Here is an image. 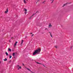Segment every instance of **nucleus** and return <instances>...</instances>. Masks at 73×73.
I'll return each mask as SVG.
<instances>
[{"label":"nucleus","mask_w":73,"mask_h":73,"mask_svg":"<svg viewBox=\"0 0 73 73\" xmlns=\"http://www.w3.org/2000/svg\"><path fill=\"white\" fill-rule=\"evenodd\" d=\"M8 12V9H6V11H5V13H7Z\"/></svg>","instance_id":"4"},{"label":"nucleus","mask_w":73,"mask_h":73,"mask_svg":"<svg viewBox=\"0 0 73 73\" xmlns=\"http://www.w3.org/2000/svg\"><path fill=\"white\" fill-rule=\"evenodd\" d=\"M15 55V53H13V56H14Z\"/></svg>","instance_id":"14"},{"label":"nucleus","mask_w":73,"mask_h":73,"mask_svg":"<svg viewBox=\"0 0 73 73\" xmlns=\"http://www.w3.org/2000/svg\"><path fill=\"white\" fill-rule=\"evenodd\" d=\"M1 63V62H0V64Z\"/></svg>","instance_id":"29"},{"label":"nucleus","mask_w":73,"mask_h":73,"mask_svg":"<svg viewBox=\"0 0 73 73\" xmlns=\"http://www.w3.org/2000/svg\"><path fill=\"white\" fill-rule=\"evenodd\" d=\"M66 4H64V6H65V5H66Z\"/></svg>","instance_id":"22"},{"label":"nucleus","mask_w":73,"mask_h":73,"mask_svg":"<svg viewBox=\"0 0 73 73\" xmlns=\"http://www.w3.org/2000/svg\"><path fill=\"white\" fill-rule=\"evenodd\" d=\"M23 42H24V40H22L21 41V45H22L23 43Z\"/></svg>","instance_id":"7"},{"label":"nucleus","mask_w":73,"mask_h":73,"mask_svg":"<svg viewBox=\"0 0 73 73\" xmlns=\"http://www.w3.org/2000/svg\"><path fill=\"white\" fill-rule=\"evenodd\" d=\"M9 57H10L9 58H11V57H12V56L10 55Z\"/></svg>","instance_id":"17"},{"label":"nucleus","mask_w":73,"mask_h":73,"mask_svg":"<svg viewBox=\"0 0 73 73\" xmlns=\"http://www.w3.org/2000/svg\"><path fill=\"white\" fill-rule=\"evenodd\" d=\"M37 64H41V63H37Z\"/></svg>","instance_id":"21"},{"label":"nucleus","mask_w":73,"mask_h":73,"mask_svg":"<svg viewBox=\"0 0 73 73\" xmlns=\"http://www.w3.org/2000/svg\"><path fill=\"white\" fill-rule=\"evenodd\" d=\"M26 1H28V0H26Z\"/></svg>","instance_id":"28"},{"label":"nucleus","mask_w":73,"mask_h":73,"mask_svg":"<svg viewBox=\"0 0 73 73\" xmlns=\"http://www.w3.org/2000/svg\"><path fill=\"white\" fill-rule=\"evenodd\" d=\"M23 1L24 4H27V2L26 0H23Z\"/></svg>","instance_id":"5"},{"label":"nucleus","mask_w":73,"mask_h":73,"mask_svg":"<svg viewBox=\"0 0 73 73\" xmlns=\"http://www.w3.org/2000/svg\"><path fill=\"white\" fill-rule=\"evenodd\" d=\"M55 48H57V46H55Z\"/></svg>","instance_id":"18"},{"label":"nucleus","mask_w":73,"mask_h":73,"mask_svg":"<svg viewBox=\"0 0 73 73\" xmlns=\"http://www.w3.org/2000/svg\"><path fill=\"white\" fill-rule=\"evenodd\" d=\"M4 61H6L7 60V59L6 58L5 59L3 60Z\"/></svg>","instance_id":"10"},{"label":"nucleus","mask_w":73,"mask_h":73,"mask_svg":"<svg viewBox=\"0 0 73 73\" xmlns=\"http://www.w3.org/2000/svg\"><path fill=\"white\" fill-rule=\"evenodd\" d=\"M49 33H50V35L52 34L51 33V32H48Z\"/></svg>","instance_id":"19"},{"label":"nucleus","mask_w":73,"mask_h":73,"mask_svg":"<svg viewBox=\"0 0 73 73\" xmlns=\"http://www.w3.org/2000/svg\"><path fill=\"white\" fill-rule=\"evenodd\" d=\"M71 48H72V47H71Z\"/></svg>","instance_id":"30"},{"label":"nucleus","mask_w":73,"mask_h":73,"mask_svg":"<svg viewBox=\"0 0 73 73\" xmlns=\"http://www.w3.org/2000/svg\"><path fill=\"white\" fill-rule=\"evenodd\" d=\"M17 67L18 70L21 69V66H20L19 65H17Z\"/></svg>","instance_id":"2"},{"label":"nucleus","mask_w":73,"mask_h":73,"mask_svg":"<svg viewBox=\"0 0 73 73\" xmlns=\"http://www.w3.org/2000/svg\"><path fill=\"white\" fill-rule=\"evenodd\" d=\"M33 35H32V36H33Z\"/></svg>","instance_id":"23"},{"label":"nucleus","mask_w":73,"mask_h":73,"mask_svg":"<svg viewBox=\"0 0 73 73\" xmlns=\"http://www.w3.org/2000/svg\"><path fill=\"white\" fill-rule=\"evenodd\" d=\"M31 34H32V33H31Z\"/></svg>","instance_id":"27"},{"label":"nucleus","mask_w":73,"mask_h":73,"mask_svg":"<svg viewBox=\"0 0 73 73\" xmlns=\"http://www.w3.org/2000/svg\"><path fill=\"white\" fill-rule=\"evenodd\" d=\"M50 1H51V3H52L53 2V1H54V0H50Z\"/></svg>","instance_id":"12"},{"label":"nucleus","mask_w":73,"mask_h":73,"mask_svg":"<svg viewBox=\"0 0 73 73\" xmlns=\"http://www.w3.org/2000/svg\"><path fill=\"white\" fill-rule=\"evenodd\" d=\"M39 0H38L37 1H39Z\"/></svg>","instance_id":"26"},{"label":"nucleus","mask_w":73,"mask_h":73,"mask_svg":"<svg viewBox=\"0 0 73 73\" xmlns=\"http://www.w3.org/2000/svg\"><path fill=\"white\" fill-rule=\"evenodd\" d=\"M24 11H25V13L26 15L27 13V10L25 9H24Z\"/></svg>","instance_id":"3"},{"label":"nucleus","mask_w":73,"mask_h":73,"mask_svg":"<svg viewBox=\"0 0 73 73\" xmlns=\"http://www.w3.org/2000/svg\"><path fill=\"white\" fill-rule=\"evenodd\" d=\"M34 15H33L31 17H30V18H29V19H31L32 18V16H33Z\"/></svg>","instance_id":"16"},{"label":"nucleus","mask_w":73,"mask_h":73,"mask_svg":"<svg viewBox=\"0 0 73 73\" xmlns=\"http://www.w3.org/2000/svg\"><path fill=\"white\" fill-rule=\"evenodd\" d=\"M45 2H46V1H44L42 2V3L43 4V3H45Z\"/></svg>","instance_id":"13"},{"label":"nucleus","mask_w":73,"mask_h":73,"mask_svg":"<svg viewBox=\"0 0 73 73\" xmlns=\"http://www.w3.org/2000/svg\"><path fill=\"white\" fill-rule=\"evenodd\" d=\"M36 3H37V2H36Z\"/></svg>","instance_id":"31"},{"label":"nucleus","mask_w":73,"mask_h":73,"mask_svg":"<svg viewBox=\"0 0 73 73\" xmlns=\"http://www.w3.org/2000/svg\"><path fill=\"white\" fill-rule=\"evenodd\" d=\"M6 54L7 56H8V53H7V52H6Z\"/></svg>","instance_id":"15"},{"label":"nucleus","mask_w":73,"mask_h":73,"mask_svg":"<svg viewBox=\"0 0 73 73\" xmlns=\"http://www.w3.org/2000/svg\"><path fill=\"white\" fill-rule=\"evenodd\" d=\"M40 51L41 49L40 48H38L37 49L34 51V52L33 53V55H35V54H39Z\"/></svg>","instance_id":"1"},{"label":"nucleus","mask_w":73,"mask_h":73,"mask_svg":"<svg viewBox=\"0 0 73 73\" xmlns=\"http://www.w3.org/2000/svg\"><path fill=\"white\" fill-rule=\"evenodd\" d=\"M50 36L52 37V34H50Z\"/></svg>","instance_id":"20"},{"label":"nucleus","mask_w":73,"mask_h":73,"mask_svg":"<svg viewBox=\"0 0 73 73\" xmlns=\"http://www.w3.org/2000/svg\"><path fill=\"white\" fill-rule=\"evenodd\" d=\"M17 42H16V43H15V44L14 45V46H16V45H17Z\"/></svg>","instance_id":"8"},{"label":"nucleus","mask_w":73,"mask_h":73,"mask_svg":"<svg viewBox=\"0 0 73 73\" xmlns=\"http://www.w3.org/2000/svg\"><path fill=\"white\" fill-rule=\"evenodd\" d=\"M23 65H24V64H23Z\"/></svg>","instance_id":"25"},{"label":"nucleus","mask_w":73,"mask_h":73,"mask_svg":"<svg viewBox=\"0 0 73 73\" xmlns=\"http://www.w3.org/2000/svg\"><path fill=\"white\" fill-rule=\"evenodd\" d=\"M27 70H29V71H30V72H31L32 73H35V72H32L31 71V70H29V69L28 68H27Z\"/></svg>","instance_id":"6"},{"label":"nucleus","mask_w":73,"mask_h":73,"mask_svg":"<svg viewBox=\"0 0 73 73\" xmlns=\"http://www.w3.org/2000/svg\"><path fill=\"white\" fill-rule=\"evenodd\" d=\"M47 29V30H48V29Z\"/></svg>","instance_id":"24"},{"label":"nucleus","mask_w":73,"mask_h":73,"mask_svg":"<svg viewBox=\"0 0 73 73\" xmlns=\"http://www.w3.org/2000/svg\"><path fill=\"white\" fill-rule=\"evenodd\" d=\"M8 50V51H9L10 52H11V49L9 48Z\"/></svg>","instance_id":"9"},{"label":"nucleus","mask_w":73,"mask_h":73,"mask_svg":"<svg viewBox=\"0 0 73 73\" xmlns=\"http://www.w3.org/2000/svg\"><path fill=\"white\" fill-rule=\"evenodd\" d=\"M49 27H52V25H51V24H50L49 25Z\"/></svg>","instance_id":"11"}]
</instances>
